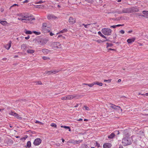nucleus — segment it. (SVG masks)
Instances as JSON below:
<instances>
[{
  "mask_svg": "<svg viewBox=\"0 0 148 148\" xmlns=\"http://www.w3.org/2000/svg\"><path fill=\"white\" fill-rule=\"evenodd\" d=\"M122 143L123 145L125 146L131 145L132 142L129 137L126 136L123 139Z\"/></svg>",
  "mask_w": 148,
  "mask_h": 148,
  "instance_id": "obj_1",
  "label": "nucleus"
},
{
  "mask_svg": "<svg viewBox=\"0 0 148 148\" xmlns=\"http://www.w3.org/2000/svg\"><path fill=\"white\" fill-rule=\"evenodd\" d=\"M51 28L47 26V24L46 23H42V31L43 33H46L49 32L51 30Z\"/></svg>",
  "mask_w": 148,
  "mask_h": 148,
  "instance_id": "obj_2",
  "label": "nucleus"
},
{
  "mask_svg": "<svg viewBox=\"0 0 148 148\" xmlns=\"http://www.w3.org/2000/svg\"><path fill=\"white\" fill-rule=\"evenodd\" d=\"M51 46L53 49L55 50L62 48V44L58 42L53 43L51 45Z\"/></svg>",
  "mask_w": 148,
  "mask_h": 148,
  "instance_id": "obj_3",
  "label": "nucleus"
},
{
  "mask_svg": "<svg viewBox=\"0 0 148 148\" xmlns=\"http://www.w3.org/2000/svg\"><path fill=\"white\" fill-rule=\"evenodd\" d=\"M102 32L105 35H110L111 34L112 30L109 28H103L101 30Z\"/></svg>",
  "mask_w": 148,
  "mask_h": 148,
  "instance_id": "obj_4",
  "label": "nucleus"
},
{
  "mask_svg": "<svg viewBox=\"0 0 148 148\" xmlns=\"http://www.w3.org/2000/svg\"><path fill=\"white\" fill-rule=\"evenodd\" d=\"M80 96L77 95H66L65 96L66 100H71L74 98H76L77 99H78L80 97Z\"/></svg>",
  "mask_w": 148,
  "mask_h": 148,
  "instance_id": "obj_5",
  "label": "nucleus"
},
{
  "mask_svg": "<svg viewBox=\"0 0 148 148\" xmlns=\"http://www.w3.org/2000/svg\"><path fill=\"white\" fill-rule=\"evenodd\" d=\"M23 22L28 23H32L31 21L32 20H35V18H32L31 16H29L28 17L23 18Z\"/></svg>",
  "mask_w": 148,
  "mask_h": 148,
  "instance_id": "obj_6",
  "label": "nucleus"
},
{
  "mask_svg": "<svg viewBox=\"0 0 148 148\" xmlns=\"http://www.w3.org/2000/svg\"><path fill=\"white\" fill-rule=\"evenodd\" d=\"M110 104L111 105L110 107L114 110L118 111V112H119V111L120 110L121 112H122V110L120 106H116L112 103H110Z\"/></svg>",
  "mask_w": 148,
  "mask_h": 148,
  "instance_id": "obj_7",
  "label": "nucleus"
},
{
  "mask_svg": "<svg viewBox=\"0 0 148 148\" xmlns=\"http://www.w3.org/2000/svg\"><path fill=\"white\" fill-rule=\"evenodd\" d=\"M82 140H75L73 139L69 141L68 142L69 143H72L74 145L77 144H79L80 142L82 141Z\"/></svg>",
  "mask_w": 148,
  "mask_h": 148,
  "instance_id": "obj_8",
  "label": "nucleus"
},
{
  "mask_svg": "<svg viewBox=\"0 0 148 148\" xmlns=\"http://www.w3.org/2000/svg\"><path fill=\"white\" fill-rule=\"evenodd\" d=\"M41 139L40 138H37L35 140L33 143L35 145H38L41 143Z\"/></svg>",
  "mask_w": 148,
  "mask_h": 148,
  "instance_id": "obj_9",
  "label": "nucleus"
},
{
  "mask_svg": "<svg viewBox=\"0 0 148 148\" xmlns=\"http://www.w3.org/2000/svg\"><path fill=\"white\" fill-rule=\"evenodd\" d=\"M69 21L71 24H74L76 22V19L72 17H70L69 19Z\"/></svg>",
  "mask_w": 148,
  "mask_h": 148,
  "instance_id": "obj_10",
  "label": "nucleus"
},
{
  "mask_svg": "<svg viewBox=\"0 0 148 148\" xmlns=\"http://www.w3.org/2000/svg\"><path fill=\"white\" fill-rule=\"evenodd\" d=\"M112 146L111 144L109 143H106L103 145V148H110Z\"/></svg>",
  "mask_w": 148,
  "mask_h": 148,
  "instance_id": "obj_11",
  "label": "nucleus"
},
{
  "mask_svg": "<svg viewBox=\"0 0 148 148\" xmlns=\"http://www.w3.org/2000/svg\"><path fill=\"white\" fill-rule=\"evenodd\" d=\"M136 40V38L135 37H133L131 38L128 39L127 40V42L129 43H131L133 42H134Z\"/></svg>",
  "mask_w": 148,
  "mask_h": 148,
  "instance_id": "obj_12",
  "label": "nucleus"
},
{
  "mask_svg": "<svg viewBox=\"0 0 148 148\" xmlns=\"http://www.w3.org/2000/svg\"><path fill=\"white\" fill-rule=\"evenodd\" d=\"M42 51L45 55L47 54L48 53L51 52L50 50L46 49H42Z\"/></svg>",
  "mask_w": 148,
  "mask_h": 148,
  "instance_id": "obj_13",
  "label": "nucleus"
},
{
  "mask_svg": "<svg viewBox=\"0 0 148 148\" xmlns=\"http://www.w3.org/2000/svg\"><path fill=\"white\" fill-rule=\"evenodd\" d=\"M12 42L11 41H9L8 43L6 45L5 48L9 50L11 47V44Z\"/></svg>",
  "mask_w": 148,
  "mask_h": 148,
  "instance_id": "obj_14",
  "label": "nucleus"
},
{
  "mask_svg": "<svg viewBox=\"0 0 148 148\" xmlns=\"http://www.w3.org/2000/svg\"><path fill=\"white\" fill-rule=\"evenodd\" d=\"M47 18L49 19H54L57 18V17L54 16L53 15L51 14H49L48 15Z\"/></svg>",
  "mask_w": 148,
  "mask_h": 148,
  "instance_id": "obj_15",
  "label": "nucleus"
},
{
  "mask_svg": "<svg viewBox=\"0 0 148 148\" xmlns=\"http://www.w3.org/2000/svg\"><path fill=\"white\" fill-rule=\"evenodd\" d=\"M115 136V134L114 133H112L108 136V137L110 139H112Z\"/></svg>",
  "mask_w": 148,
  "mask_h": 148,
  "instance_id": "obj_16",
  "label": "nucleus"
},
{
  "mask_svg": "<svg viewBox=\"0 0 148 148\" xmlns=\"http://www.w3.org/2000/svg\"><path fill=\"white\" fill-rule=\"evenodd\" d=\"M18 16H21V17H22V18H28L29 16L27 14H20L19 15H18Z\"/></svg>",
  "mask_w": 148,
  "mask_h": 148,
  "instance_id": "obj_17",
  "label": "nucleus"
},
{
  "mask_svg": "<svg viewBox=\"0 0 148 148\" xmlns=\"http://www.w3.org/2000/svg\"><path fill=\"white\" fill-rule=\"evenodd\" d=\"M143 13L144 14L143 16L148 18V11H143Z\"/></svg>",
  "mask_w": 148,
  "mask_h": 148,
  "instance_id": "obj_18",
  "label": "nucleus"
},
{
  "mask_svg": "<svg viewBox=\"0 0 148 148\" xmlns=\"http://www.w3.org/2000/svg\"><path fill=\"white\" fill-rule=\"evenodd\" d=\"M0 23L3 26H6L8 24V22L6 21H1L0 20Z\"/></svg>",
  "mask_w": 148,
  "mask_h": 148,
  "instance_id": "obj_19",
  "label": "nucleus"
},
{
  "mask_svg": "<svg viewBox=\"0 0 148 148\" xmlns=\"http://www.w3.org/2000/svg\"><path fill=\"white\" fill-rule=\"evenodd\" d=\"M122 12L124 13H130V10L129 8L125 9L123 10Z\"/></svg>",
  "mask_w": 148,
  "mask_h": 148,
  "instance_id": "obj_20",
  "label": "nucleus"
},
{
  "mask_svg": "<svg viewBox=\"0 0 148 148\" xmlns=\"http://www.w3.org/2000/svg\"><path fill=\"white\" fill-rule=\"evenodd\" d=\"M67 31V29H63V30H61L60 32L57 33L56 34V35L59 34L61 33H65V32H66Z\"/></svg>",
  "mask_w": 148,
  "mask_h": 148,
  "instance_id": "obj_21",
  "label": "nucleus"
},
{
  "mask_svg": "<svg viewBox=\"0 0 148 148\" xmlns=\"http://www.w3.org/2000/svg\"><path fill=\"white\" fill-rule=\"evenodd\" d=\"M35 52L34 50L30 49H28L27 50V52L28 53L32 54L34 53Z\"/></svg>",
  "mask_w": 148,
  "mask_h": 148,
  "instance_id": "obj_22",
  "label": "nucleus"
},
{
  "mask_svg": "<svg viewBox=\"0 0 148 148\" xmlns=\"http://www.w3.org/2000/svg\"><path fill=\"white\" fill-rule=\"evenodd\" d=\"M94 85H97L100 86H102L103 85V84L102 83H99L98 82H94Z\"/></svg>",
  "mask_w": 148,
  "mask_h": 148,
  "instance_id": "obj_23",
  "label": "nucleus"
},
{
  "mask_svg": "<svg viewBox=\"0 0 148 148\" xmlns=\"http://www.w3.org/2000/svg\"><path fill=\"white\" fill-rule=\"evenodd\" d=\"M61 127L62 128H65V129H68L69 130V132L71 131V129L70 127L69 126H61Z\"/></svg>",
  "mask_w": 148,
  "mask_h": 148,
  "instance_id": "obj_24",
  "label": "nucleus"
},
{
  "mask_svg": "<svg viewBox=\"0 0 148 148\" xmlns=\"http://www.w3.org/2000/svg\"><path fill=\"white\" fill-rule=\"evenodd\" d=\"M9 114L13 115L15 117L17 115V113L16 112H14L12 111L10 112Z\"/></svg>",
  "mask_w": 148,
  "mask_h": 148,
  "instance_id": "obj_25",
  "label": "nucleus"
},
{
  "mask_svg": "<svg viewBox=\"0 0 148 148\" xmlns=\"http://www.w3.org/2000/svg\"><path fill=\"white\" fill-rule=\"evenodd\" d=\"M98 33L99 35L100 36L103 37V38L106 39V37L104 35H103L100 31Z\"/></svg>",
  "mask_w": 148,
  "mask_h": 148,
  "instance_id": "obj_26",
  "label": "nucleus"
},
{
  "mask_svg": "<svg viewBox=\"0 0 148 148\" xmlns=\"http://www.w3.org/2000/svg\"><path fill=\"white\" fill-rule=\"evenodd\" d=\"M60 71L59 70H53V71H51V74H56L59 72Z\"/></svg>",
  "mask_w": 148,
  "mask_h": 148,
  "instance_id": "obj_27",
  "label": "nucleus"
},
{
  "mask_svg": "<svg viewBox=\"0 0 148 148\" xmlns=\"http://www.w3.org/2000/svg\"><path fill=\"white\" fill-rule=\"evenodd\" d=\"M27 146L28 148H29L31 146V143L30 141H28L27 144Z\"/></svg>",
  "mask_w": 148,
  "mask_h": 148,
  "instance_id": "obj_28",
  "label": "nucleus"
},
{
  "mask_svg": "<svg viewBox=\"0 0 148 148\" xmlns=\"http://www.w3.org/2000/svg\"><path fill=\"white\" fill-rule=\"evenodd\" d=\"M45 73L46 74H48V75H50L51 74V71H46L45 72Z\"/></svg>",
  "mask_w": 148,
  "mask_h": 148,
  "instance_id": "obj_29",
  "label": "nucleus"
},
{
  "mask_svg": "<svg viewBox=\"0 0 148 148\" xmlns=\"http://www.w3.org/2000/svg\"><path fill=\"white\" fill-rule=\"evenodd\" d=\"M50 125L52 127H54L55 128H57V125L56 123H51Z\"/></svg>",
  "mask_w": 148,
  "mask_h": 148,
  "instance_id": "obj_30",
  "label": "nucleus"
},
{
  "mask_svg": "<svg viewBox=\"0 0 148 148\" xmlns=\"http://www.w3.org/2000/svg\"><path fill=\"white\" fill-rule=\"evenodd\" d=\"M15 117H16L18 119H20L21 120L22 119V117H21L20 116L17 114V115L15 116Z\"/></svg>",
  "mask_w": 148,
  "mask_h": 148,
  "instance_id": "obj_31",
  "label": "nucleus"
},
{
  "mask_svg": "<svg viewBox=\"0 0 148 148\" xmlns=\"http://www.w3.org/2000/svg\"><path fill=\"white\" fill-rule=\"evenodd\" d=\"M33 33L36 34V35H39L41 33L40 32H37L36 31H33Z\"/></svg>",
  "mask_w": 148,
  "mask_h": 148,
  "instance_id": "obj_32",
  "label": "nucleus"
},
{
  "mask_svg": "<svg viewBox=\"0 0 148 148\" xmlns=\"http://www.w3.org/2000/svg\"><path fill=\"white\" fill-rule=\"evenodd\" d=\"M25 33L26 34H31L33 33V32L30 31L28 30Z\"/></svg>",
  "mask_w": 148,
  "mask_h": 148,
  "instance_id": "obj_33",
  "label": "nucleus"
},
{
  "mask_svg": "<svg viewBox=\"0 0 148 148\" xmlns=\"http://www.w3.org/2000/svg\"><path fill=\"white\" fill-rule=\"evenodd\" d=\"M86 85H88V86H89L90 87H92L94 85V82L92 83V84H86Z\"/></svg>",
  "mask_w": 148,
  "mask_h": 148,
  "instance_id": "obj_34",
  "label": "nucleus"
},
{
  "mask_svg": "<svg viewBox=\"0 0 148 148\" xmlns=\"http://www.w3.org/2000/svg\"><path fill=\"white\" fill-rule=\"evenodd\" d=\"M112 80V79H109L108 80H104V82H108V83L110 82Z\"/></svg>",
  "mask_w": 148,
  "mask_h": 148,
  "instance_id": "obj_35",
  "label": "nucleus"
},
{
  "mask_svg": "<svg viewBox=\"0 0 148 148\" xmlns=\"http://www.w3.org/2000/svg\"><path fill=\"white\" fill-rule=\"evenodd\" d=\"M96 41L99 43H101L102 42H103L105 41H102L101 40H96Z\"/></svg>",
  "mask_w": 148,
  "mask_h": 148,
  "instance_id": "obj_36",
  "label": "nucleus"
},
{
  "mask_svg": "<svg viewBox=\"0 0 148 148\" xmlns=\"http://www.w3.org/2000/svg\"><path fill=\"white\" fill-rule=\"evenodd\" d=\"M38 6V7H37V8H44V5H37V6Z\"/></svg>",
  "mask_w": 148,
  "mask_h": 148,
  "instance_id": "obj_37",
  "label": "nucleus"
},
{
  "mask_svg": "<svg viewBox=\"0 0 148 148\" xmlns=\"http://www.w3.org/2000/svg\"><path fill=\"white\" fill-rule=\"evenodd\" d=\"M42 59L44 60H47V59L49 60L50 59V58H49L47 57H46V56H44V57H42Z\"/></svg>",
  "mask_w": 148,
  "mask_h": 148,
  "instance_id": "obj_38",
  "label": "nucleus"
},
{
  "mask_svg": "<svg viewBox=\"0 0 148 148\" xmlns=\"http://www.w3.org/2000/svg\"><path fill=\"white\" fill-rule=\"evenodd\" d=\"M62 37L63 38H65V37L64 36H62L61 35H59L58 36V37H57L58 38H59Z\"/></svg>",
  "mask_w": 148,
  "mask_h": 148,
  "instance_id": "obj_39",
  "label": "nucleus"
},
{
  "mask_svg": "<svg viewBox=\"0 0 148 148\" xmlns=\"http://www.w3.org/2000/svg\"><path fill=\"white\" fill-rule=\"evenodd\" d=\"M85 1L90 3H92L93 1V0H85Z\"/></svg>",
  "mask_w": 148,
  "mask_h": 148,
  "instance_id": "obj_40",
  "label": "nucleus"
},
{
  "mask_svg": "<svg viewBox=\"0 0 148 148\" xmlns=\"http://www.w3.org/2000/svg\"><path fill=\"white\" fill-rule=\"evenodd\" d=\"M121 34H124L125 33V32L123 30H121L119 32Z\"/></svg>",
  "mask_w": 148,
  "mask_h": 148,
  "instance_id": "obj_41",
  "label": "nucleus"
},
{
  "mask_svg": "<svg viewBox=\"0 0 148 148\" xmlns=\"http://www.w3.org/2000/svg\"><path fill=\"white\" fill-rule=\"evenodd\" d=\"M84 107L85 108V109L86 110H90L89 108L87 107L86 106H84Z\"/></svg>",
  "mask_w": 148,
  "mask_h": 148,
  "instance_id": "obj_42",
  "label": "nucleus"
},
{
  "mask_svg": "<svg viewBox=\"0 0 148 148\" xmlns=\"http://www.w3.org/2000/svg\"><path fill=\"white\" fill-rule=\"evenodd\" d=\"M27 138V136L26 135V136L25 137H22L21 138V140H25Z\"/></svg>",
  "mask_w": 148,
  "mask_h": 148,
  "instance_id": "obj_43",
  "label": "nucleus"
},
{
  "mask_svg": "<svg viewBox=\"0 0 148 148\" xmlns=\"http://www.w3.org/2000/svg\"><path fill=\"white\" fill-rule=\"evenodd\" d=\"M43 2V1H38L36 3V4H39V3H42Z\"/></svg>",
  "mask_w": 148,
  "mask_h": 148,
  "instance_id": "obj_44",
  "label": "nucleus"
},
{
  "mask_svg": "<svg viewBox=\"0 0 148 148\" xmlns=\"http://www.w3.org/2000/svg\"><path fill=\"white\" fill-rule=\"evenodd\" d=\"M61 99L62 100H66L65 96L62 97Z\"/></svg>",
  "mask_w": 148,
  "mask_h": 148,
  "instance_id": "obj_45",
  "label": "nucleus"
},
{
  "mask_svg": "<svg viewBox=\"0 0 148 148\" xmlns=\"http://www.w3.org/2000/svg\"><path fill=\"white\" fill-rule=\"evenodd\" d=\"M96 146H97L98 147H99L100 146V145L98 144L97 142H96Z\"/></svg>",
  "mask_w": 148,
  "mask_h": 148,
  "instance_id": "obj_46",
  "label": "nucleus"
},
{
  "mask_svg": "<svg viewBox=\"0 0 148 148\" xmlns=\"http://www.w3.org/2000/svg\"><path fill=\"white\" fill-rule=\"evenodd\" d=\"M37 84L39 85H42V83L41 81H38V82L37 83Z\"/></svg>",
  "mask_w": 148,
  "mask_h": 148,
  "instance_id": "obj_47",
  "label": "nucleus"
},
{
  "mask_svg": "<svg viewBox=\"0 0 148 148\" xmlns=\"http://www.w3.org/2000/svg\"><path fill=\"white\" fill-rule=\"evenodd\" d=\"M108 50H112V51H116L115 49H111V48L108 49Z\"/></svg>",
  "mask_w": 148,
  "mask_h": 148,
  "instance_id": "obj_48",
  "label": "nucleus"
},
{
  "mask_svg": "<svg viewBox=\"0 0 148 148\" xmlns=\"http://www.w3.org/2000/svg\"><path fill=\"white\" fill-rule=\"evenodd\" d=\"M23 18H18V19L19 20L23 22Z\"/></svg>",
  "mask_w": 148,
  "mask_h": 148,
  "instance_id": "obj_49",
  "label": "nucleus"
},
{
  "mask_svg": "<svg viewBox=\"0 0 148 148\" xmlns=\"http://www.w3.org/2000/svg\"><path fill=\"white\" fill-rule=\"evenodd\" d=\"M30 38V36H28L27 37H25V38L26 40H28Z\"/></svg>",
  "mask_w": 148,
  "mask_h": 148,
  "instance_id": "obj_50",
  "label": "nucleus"
},
{
  "mask_svg": "<svg viewBox=\"0 0 148 148\" xmlns=\"http://www.w3.org/2000/svg\"><path fill=\"white\" fill-rule=\"evenodd\" d=\"M112 27V28H115L116 27V25H112V26H111V27Z\"/></svg>",
  "mask_w": 148,
  "mask_h": 148,
  "instance_id": "obj_51",
  "label": "nucleus"
},
{
  "mask_svg": "<svg viewBox=\"0 0 148 148\" xmlns=\"http://www.w3.org/2000/svg\"><path fill=\"white\" fill-rule=\"evenodd\" d=\"M123 25H124L123 24V25L119 24V25H116V27H119L120 26H123Z\"/></svg>",
  "mask_w": 148,
  "mask_h": 148,
  "instance_id": "obj_52",
  "label": "nucleus"
},
{
  "mask_svg": "<svg viewBox=\"0 0 148 148\" xmlns=\"http://www.w3.org/2000/svg\"><path fill=\"white\" fill-rule=\"evenodd\" d=\"M28 2V0H25L23 2V3H27Z\"/></svg>",
  "mask_w": 148,
  "mask_h": 148,
  "instance_id": "obj_53",
  "label": "nucleus"
},
{
  "mask_svg": "<svg viewBox=\"0 0 148 148\" xmlns=\"http://www.w3.org/2000/svg\"><path fill=\"white\" fill-rule=\"evenodd\" d=\"M0 10H1V12H3L4 11V9L3 8H1L0 9Z\"/></svg>",
  "mask_w": 148,
  "mask_h": 148,
  "instance_id": "obj_54",
  "label": "nucleus"
},
{
  "mask_svg": "<svg viewBox=\"0 0 148 148\" xmlns=\"http://www.w3.org/2000/svg\"><path fill=\"white\" fill-rule=\"evenodd\" d=\"M90 25V24H88V25H85L84 27H85V28H88V25Z\"/></svg>",
  "mask_w": 148,
  "mask_h": 148,
  "instance_id": "obj_55",
  "label": "nucleus"
},
{
  "mask_svg": "<svg viewBox=\"0 0 148 148\" xmlns=\"http://www.w3.org/2000/svg\"><path fill=\"white\" fill-rule=\"evenodd\" d=\"M7 60V58H4L2 59V60L3 61H6Z\"/></svg>",
  "mask_w": 148,
  "mask_h": 148,
  "instance_id": "obj_56",
  "label": "nucleus"
},
{
  "mask_svg": "<svg viewBox=\"0 0 148 148\" xmlns=\"http://www.w3.org/2000/svg\"><path fill=\"white\" fill-rule=\"evenodd\" d=\"M16 5H17V6H18V5L16 4H15L14 5H12L11 7H14V6H16Z\"/></svg>",
  "mask_w": 148,
  "mask_h": 148,
  "instance_id": "obj_57",
  "label": "nucleus"
},
{
  "mask_svg": "<svg viewBox=\"0 0 148 148\" xmlns=\"http://www.w3.org/2000/svg\"><path fill=\"white\" fill-rule=\"evenodd\" d=\"M83 120L82 119H81V118H80L78 119H77V121H82Z\"/></svg>",
  "mask_w": 148,
  "mask_h": 148,
  "instance_id": "obj_58",
  "label": "nucleus"
},
{
  "mask_svg": "<svg viewBox=\"0 0 148 148\" xmlns=\"http://www.w3.org/2000/svg\"><path fill=\"white\" fill-rule=\"evenodd\" d=\"M50 35L51 36H52L54 35V34L52 33L51 32H50Z\"/></svg>",
  "mask_w": 148,
  "mask_h": 148,
  "instance_id": "obj_59",
  "label": "nucleus"
},
{
  "mask_svg": "<svg viewBox=\"0 0 148 148\" xmlns=\"http://www.w3.org/2000/svg\"><path fill=\"white\" fill-rule=\"evenodd\" d=\"M36 123H41L39 121H37L36 122Z\"/></svg>",
  "mask_w": 148,
  "mask_h": 148,
  "instance_id": "obj_60",
  "label": "nucleus"
},
{
  "mask_svg": "<svg viewBox=\"0 0 148 148\" xmlns=\"http://www.w3.org/2000/svg\"><path fill=\"white\" fill-rule=\"evenodd\" d=\"M144 96H148V93H146L144 94Z\"/></svg>",
  "mask_w": 148,
  "mask_h": 148,
  "instance_id": "obj_61",
  "label": "nucleus"
},
{
  "mask_svg": "<svg viewBox=\"0 0 148 148\" xmlns=\"http://www.w3.org/2000/svg\"><path fill=\"white\" fill-rule=\"evenodd\" d=\"M121 81V79H119L118 80V82H120Z\"/></svg>",
  "mask_w": 148,
  "mask_h": 148,
  "instance_id": "obj_62",
  "label": "nucleus"
},
{
  "mask_svg": "<svg viewBox=\"0 0 148 148\" xmlns=\"http://www.w3.org/2000/svg\"><path fill=\"white\" fill-rule=\"evenodd\" d=\"M132 32V30H130V31H129L128 32V33H131Z\"/></svg>",
  "mask_w": 148,
  "mask_h": 148,
  "instance_id": "obj_63",
  "label": "nucleus"
},
{
  "mask_svg": "<svg viewBox=\"0 0 148 148\" xmlns=\"http://www.w3.org/2000/svg\"><path fill=\"white\" fill-rule=\"evenodd\" d=\"M62 142L63 143H64V139H63L62 138Z\"/></svg>",
  "mask_w": 148,
  "mask_h": 148,
  "instance_id": "obj_64",
  "label": "nucleus"
}]
</instances>
